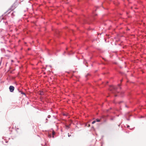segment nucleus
Segmentation results:
<instances>
[{
    "label": "nucleus",
    "instance_id": "obj_1",
    "mask_svg": "<svg viewBox=\"0 0 146 146\" xmlns=\"http://www.w3.org/2000/svg\"><path fill=\"white\" fill-rule=\"evenodd\" d=\"M117 88V87L113 86L110 87V90L112 93H115L117 92L116 91Z\"/></svg>",
    "mask_w": 146,
    "mask_h": 146
},
{
    "label": "nucleus",
    "instance_id": "obj_2",
    "mask_svg": "<svg viewBox=\"0 0 146 146\" xmlns=\"http://www.w3.org/2000/svg\"><path fill=\"white\" fill-rule=\"evenodd\" d=\"M9 89L10 91L11 92H13L15 88L14 87L12 86H11L9 87Z\"/></svg>",
    "mask_w": 146,
    "mask_h": 146
},
{
    "label": "nucleus",
    "instance_id": "obj_3",
    "mask_svg": "<svg viewBox=\"0 0 146 146\" xmlns=\"http://www.w3.org/2000/svg\"><path fill=\"white\" fill-rule=\"evenodd\" d=\"M15 4H13L11 7L10 9L12 11L16 7Z\"/></svg>",
    "mask_w": 146,
    "mask_h": 146
},
{
    "label": "nucleus",
    "instance_id": "obj_4",
    "mask_svg": "<svg viewBox=\"0 0 146 146\" xmlns=\"http://www.w3.org/2000/svg\"><path fill=\"white\" fill-rule=\"evenodd\" d=\"M95 121H96L98 122L100 121V120L99 119H96V120H95Z\"/></svg>",
    "mask_w": 146,
    "mask_h": 146
},
{
    "label": "nucleus",
    "instance_id": "obj_5",
    "mask_svg": "<svg viewBox=\"0 0 146 146\" xmlns=\"http://www.w3.org/2000/svg\"><path fill=\"white\" fill-rule=\"evenodd\" d=\"M96 122V121L95 120H94V121H93L92 122V124H94V123Z\"/></svg>",
    "mask_w": 146,
    "mask_h": 146
},
{
    "label": "nucleus",
    "instance_id": "obj_6",
    "mask_svg": "<svg viewBox=\"0 0 146 146\" xmlns=\"http://www.w3.org/2000/svg\"><path fill=\"white\" fill-rule=\"evenodd\" d=\"M51 117V116L50 115H48L47 116V118H50Z\"/></svg>",
    "mask_w": 146,
    "mask_h": 146
},
{
    "label": "nucleus",
    "instance_id": "obj_7",
    "mask_svg": "<svg viewBox=\"0 0 146 146\" xmlns=\"http://www.w3.org/2000/svg\"><path fill=\"white\" fill-rule=\"evenodd\" d=\"M45 120L46 121L45 122V123H47V121H48V119L47 118H46Z\"/></svg>",
    "mask_w": 146,
    "mask_h": 146
},
{
    "label": "nucleus",
    "instance_id": "obj_8",
    "mask_svg": "<svg viewBox=\"0 0 146 146\" xmlns=\"http://www.w3.org/2000/svg\"><path fill=\"white\" fill-rule=\"evenodd\" d=\"M40 94L41 95H43V92H40Z\"/></svg>",
    "mask_w": 146,
    "mask_h": 146
},
{
    "label": "nucleus",
    "instance_id": "obj_9",
    "mask_svg": "<svg viewBox=\"0 0 146 146\" xmlns=\"http://www.w3.org/2000/svg\"><path fill=\"white\" fill-rule=\"evenodd\" d=\"M51 135H48V137L49 138H51Z\"/></svg>",
    "mask_w": 146,
    "mask_h": 146
},
{
    "label": "nucleus",
    "instance_id": "obj_10",
    "mask_svg": "<svg viewBox=\"0 0 146 146\" xmlns=\"http://www.w3.org/2000/svg\"><path fill=\"white\" fill-rule=\"evenodd\" d=\"M55 134V132L54 131H53L52 133V135H54Z\"/></svg>",
    "mask_w": 146,
    "mask_h": 146
},
{
    "label": "nucleus",
    "instance_id": "obj_11",
    "mask_svg": "<svg viewBox=\"0 0 146 146\" xmlns=\"http://www.w3.org/2000/svg\"><path fill=\"white\" fill-rule=\"evenodd\" d=\"M120 85L119 84H118V87H119V88L120 89L121 88V87H120Z\"/></svg>",
    "mask_w": 146,
    "mask_h": 146
},
{
    "label": "nucleus",
    "instance_id": "obj_12",
    "mask_svg": "<svg viewBox=\"0 0 146 146\" xmlns=\"http://www.w3.org/2000/svg\"><path fill=\"white\" fill-rule=\"evenodd\" d=\"M90 75V74H88L87 75H86V77H87L88 76V75Z\"/></svg>",
    "mask_w": 146,
    "mask_h": 146
},
{
    "label": "nucleus",
    "instance_id": "obj_13",
    "mask_svg": "<svg viewBox=\"0 0 146 146\" xmlns=\"http://www.w3.org/2000/svg\"><path fill=\"white\" fill-rule=\"evenodd\" d=\"M68 136L69 137H70V136H71V135H69V134L68 133Z\"/></svg>",
    "mask_w": 146,
    "mask_h": 146
},
{
    "label": "nucleus",
    "instance_id": "obj_14",
    "mask_svg": "<svg viewBox=\"0 0 146 146\" xmlns=\"http://www.w3.org/2000/svg\"><path fill=\"white\" fill-rule=\"evenodd\" d=\"M11 15H12V16H13V15H14V16L15 15H14L13 12V13H12V14H11Z\"/></svg>",
    "mask_w": 146,
    "mask_h": 146
},
{
    "label": "nucleus",
    "instance_id": "obj_15",
    "mask_svg": "<svg viewBox=\"0 0 146 146\" xmlns=\"http://www.w3.org/2000/svg\"><path fill=\"white\" fill-rule=\"evenodd\" d=\"M21 94H24V95H25V93H24V92H22V93H21Z\"/></svg>",
    "mask_w": 146,
    "mask_h": 146
},
{
    "label": "nucleus",
    "instance_id": "obj_16",
    "mask_svg": "<svg viewBox=\"0 0 146 146\" xmlns=\"http://www.w3.org/2000/svg\"><path fill=\"white\" fill-rule=\"evenodd\" d=\"M53 117H54V118L56 119V117L54 116H53Z\"/></svg>",
    "mask_w": 146,
    "mask_h": 146
},
{
    "label": "nucleus",
    "instance_id": "obj_17",
    "mask_svg": "<svg viewBox=\"0 0 146 146\" xmlns=\"http://www.w3.org/2000/svg\"><path fill=\"white\" fill-rule=\"evenodd\" d=\"M127 120L129 121V120H130V119H129L127 118Z\"/></svg>",
    "mask_w": 146,
    "mask_h": 146
},
{
    "label": "nucleus",
    "instance_id": "obj_18",
    "mask_svg": "<svg viewBox=\"0 0 146 146\" xmlns=\"http://www.w3.org/2000/svg\"><path fill=\"white\" fill-rule=\"evenodd\" d=\"M129 125H127V127L129 128Z\"/></svg>",
    "mask_w": 146,
    "mask_h": 146
},
{
    "label": "nucleus",
    "instance_id": "obj_19",
    "mask_svg": "<svg viewBox=\"0 0 146 146\" xmlns=\"http://www.w3.org/2000/svg\"><path fill=\"white\" fill-rule=\"evenodd\" d=\"M111 120H113V118H111Z\"/></svg>",
    "mask_w": 146,
    "mask_h": 146
},
{
    "label": "nucleus",
    "instance_id": "obj_20",
    "mask_svg": "<svg viewBox=\"0 0 146 146\" xmlns=\"http://www.w3.org/2000/svg\"><path fill=\"white\" fill-rule=\"evenodd\" d=\"M52 137H53V138H54V135H53Z\"/></svg>",
    "mask_w": 146,
    "mask_h": 146
},
{
    "label": "nucleus",
    "instance_id": "obj_21",
    "mask_svg": "<svg viewBox=\"0 0 146 146\" xmlns=\"http://www.w3.org/2000/svg\"><path fill=\"white\" fill-rule=\"evenodd\" d=\"M125 106L126 107H127V106L126 105Z\"/></svg>",
    "mask_w": 146,
    "mask_h": 146
},
{
    "label": "nucleus",
    "instance_id": "obj_22",
    "mask_svg": "<svg viewBox=\"0 0 146 146\" xmlns=\"http://www.w3.org/2000/svg\"><path fill=\"white\" fill-rule=\"evenodd\" d=\"M64 115H66L65 114H64Z\"/></svg>",
    "mask_w": 146,
    "mask_h": 146
},
{
    "label": "nucleus",
    "instance_id": "obj_23",
    "mask_svg": "<svg viewBox=\"0 0 146 146\" xmlns=\"http://www.w3.org/2000/svg\"><path fill=\"white\" fill-rule=\"evenodd\" d=\"M50 66V67L51 68V66Z\"/></svg>",
    "mask_w": 146,
    "mask_h": 146
},
{
    "label": "nucleus",
    "instance_id": "obj_24",
    "mask_svg": "<svg viewBox=\"0 0 146 146\" xmlns=\"http://www.w3.org/2000/svg\"><path fill=\"white\" fill-rule=\"evenodd\" d=\"M120 102V103H121V102Z\"/></svg>",
    "mask_w": 146,
    "mask_h": 146
},
{
    "label": "nucleus",
    "instance_id": "obj_25",
    "mask_svg": "<svg viewBox=\"0 0 146 146\" xmlns=\"http://www.w3.org/2000/svg\"><path fill=\"white\" fill-rule=\"evenodd\" d=\"M27 104H28V102L27 103Z\"/></svg>",
    "mask_w": 146,
    "mask_h": 146
},
{
    "label": "nucleus",
    "instance_id": "obj_26",
    "mask_svg": "<svg viewBox=\"0 0 146 146\" xmlns=\"http://www.w3.org/2000/svg\"><path fill=\"white\" fill-rule=\"evenodd\" d=\"M11 61H12V62H13V60H11Z\"/></svg>",
    "mask_w": 146,
    "mask_h": 146
},
{
    "label": "nucleus",
    "instance_id": "obj_27",
    "mask_svg": "<svg viewBox=\"0 0 146 146\" xmlns=\"http://www.w3.org/2000/svg\"><path fill=\"white\" fill-rule=\"evenodd\" d=\"M122 81V80H121V81Z\"/></svg>",
    "mask_w": 146,
    "mask_h": 146
}]
</instances>
